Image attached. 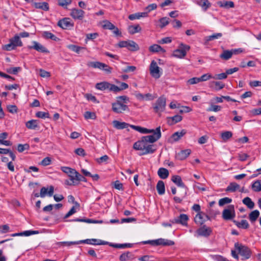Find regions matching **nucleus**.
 Segmentation results:
<instances>
[{
	"mask_svg": "<svg viewBox=\"0 0 261 261\" xmlns=\"http://www.w3.org/2000/svg\"><path fill=\"white\" fill-rule=\"evenodd\" d=\"M84 243L93 245H108L109 244V242L96 239H86L79 241V244Z\"/></svg>",
	"mask_w": 261,
	"mask_h": 261,
	"instance_id": "obj_13",
	"label": "nucleus"
},
{
	"mask_svg": "<svg viewBox=\"0 0 261 261\" xmlns=\"http://www.w3.org/2000/svg\"><path fill=\"white\" fill-rule=\"evenodd\" d=\"M141 31V28L139 24L129 26L128 31L130 34H134L140 32Z\"/></svg>",
	"mask_w": 261,
	"mask_h": 261,
	"instance_id": "obj_40",
	"label": "nucleus"
},
{
	"mask_svg": "<svg viewBox=\"0 0 261 261\" xmlns=\"http://www.w3.org/2000/svg\"><path fill=\"white\" fill-rule=\"evenodd\" d=\"M84 117L86 119H95L96 118V115L93 112H91L89 111H87L84 114Z\"/></svg>",
	"mask_w": 261,
	"mask_h": 261,
	"instance_id": "obj_60",
	"label": "nucleus"
},
{
	"mask_svg": "<svg viewBox=\"0 0 261 261\" xmlns=\"http://www.w3.org/2000/svg\"><path fill=\"white\" fill-rule=\"evenodd\" d=\"M113 124L114 126L118 129H121L127 128L130 125L129 124H128L126 122H120L117 120L113 121Z\"/></svg>",
	"mask_w": 261,
	"mask_h": 261,
	"instance_id": "obj_28",
	"label": "nucleus"
},
{
	"mask_svg": "<svg viewBox=\"0 0 261 261\" xmlns=\"http://www.w3.org/2000/svg\"><path fill=\"white\" fill-rule=\"evenodd\" d=\"M233 222L238 228H240L247 229L249 227V224L247 221L246 220H242L241 222L233 220Z\"/></svg>",
	"mask_w": 261,
	"mask_h": 261,
	"instance_id": "obj_31",
	"label": "nucleus"
},
{
	"mask_svg": "<svg viewBox=\"0 0 261 261\" xmlns=\"http://www.w3.org/2000/svg\"><path fill=\"white\" fill-rule=\"evenodd\" d=\"M191 153V150L190 149L182 150L177 153L176 158L179 160H184L186 159Z\"/></svg>",
	"mask_w": 261,
	"mask_h": 261,
	"instance_id": "obj_20",
	"label": "nucleus"
},
{
	"mask_svg": "<svg viewBox=\"0 0 261 261\" xmlns=\"http://www.w3.org/2000/svg\"><path fill=\"white\" fill-rule=\"evenodd\" d=\"M169 18L167 17H162L161 19H160V20H159V22L160 23V27L162 29V28H164L165 26H166L167 25H168L169 23Z\"/></svg>",
	"mask_w": 261,
	"mask_h": 261,
	"instance_id": "obj_54",
	"label": "nucleus"
},
{
	"mask_svg": "<svg viewBox=\"0 0 261 261\" xmlns=\"http://www.w3.org/2000/svg\"><path fill=\"white\" fill-rule=\"evenodd\" d=\"M159 176L162 179H166L169 175L168 170L165 168H160L158 171Z\"/></svg>",
	"mask_w": 261,
	"mask_h": 261,
	"instance_id": "obj_32",
	"label": "nucleus"
},
{
	"mask_svg": "<svg viewBox=\"0 0 261 261\" xmlns=\"http://www.w3.org/2000/svg\"><path fill=\"white\" fill-rule=\"evenodd\" d=\"M142 244H150L152 246H160L162 245L164 246H172L174 245V242L163 238L158 239L156 240H148L146 241H143L142 242Z\"/></svg>",
	"mask_w": 261,
	"mask_h": 261,
	"instance_id": "obj_3",
	"label": "nucleus"
},
{
	"mask_svg": "<svg viewBox=\"0 0 261 261\" xmlns=\"http://www.w3.org/2000/svg\"><path fill=\"white\" fill-rule=\"evenodd\" d=\"M61 170L68 174L69 177V179H67L65 181V184L68 186H72L75 178V175L78 172L75 169L68 167H62Z\"/></svg>",
	"mask_w": 261,
	"mask_h": 261,
	"instance_id": "obj_4",
	"label": "nucleus"
},
{
	"mask_svg": "<svg viewBox=\"0 0 261 261\" xmlns=\"http://www.w3.org/2000/svg\"><path fill=\"white\" fill-rule=\"evenodd\" d=\"M221 110V107L218 105H211V106L207 109V111L208 112H218Z\"/></svg>",
	"mask_w": 261,
	"mask_h": 261,
	"instance_id": "obj_59",
	"label": "nucleus"
},
{
	"mask_svg": "<svg viewBox=\"0 0 261 261\" xmlns=\"http://www.w3.org/2000/svg\"><path fill=\"white\" fill-rule=\"evenodd\" d=\"M114 86L115 87V89H113V92L115 93H117L120 91L126 89L128 88V84L125 83H121L119 87H118L114 84Z\"/></svg>",
	"mask_w": 261,
	"mask_h": 261,
	"instance_id": "obj_46",
	"label": "nucleus"
},
{
	"mask_svg": "<svg viewBox=\"0 0 261 261\" xmlns=\"http://www.w3.org/2000/svg\"><path fill=\"white\" fill-rule=\"evenodd\" d=\"M151 135L143 136L142 137L145 142H148L151 144L157 141L161 137V127H156L154 132L151 133Z\"/></svg>",
	"mask_w": 261,
	"mask_h": 261,
	"instance_id": "obj_5",
	"label": "nucleus"
},
{
	"mask_svg": "<svg viewBox=\"0 0 261 261\" xmlns=\"http://www.w3.org/2000/svg\"><path fill=\"white\" fill-rule=\"evenodd\" d=\"M147 16V12H138L129 15L128 18L131 20H133L135 19H139L141 17H146Z\"/></svg>",
	"mask_w": 261,
	"mask_h": 261,
	"instance_id": "obj_30",
	"label": "nucleus"
},
{
	"mask_svg": "<svg viewBox=\"0 0 261 261\" xmlns=\"http://www.w3.org/2000/svg\"><path fill=\"white\" fill-rule=\"evenodd\" d=\"M196 233L198 236L207 238L212 234V229L211 228L207 227L205 225H204L196 230Z\"/></svg>",
	"mask_w": 261,
	"mask_h": 261,
	"instance_id": "obj_14",
	"label": "nucleus"
},
{
	"mask_svg": "<svg viewBox=\"0 0 261 261\" xmlns=\"http://www.w3.org/2000/svg\"><path fill=\"white\" fill-rule=\"evenodd\" d=\"M149 50L150 52L157 53L161 51L165 53V50L160 45L158 44H153L149 47Z\"/></svg>",
	"mask_w": 261,
	"mask_h": 261,
	"instance_id": "obj_42",
	"label": "nucleus"
},
{
	"mask_svg": "<svg viewBox=\"0 0 261 261\" xmlns=\"http://www.w3.org/2000/svg\"><path fill=\"white\" fill-rule=\"evenodd\" d=\"M232 201V199L228 197H225L221 198L219 201V205L220 206H223L226 204L230 203Z\"/></svg>",
	"mask_w": 261,
	"mask_h": 261,
	"instance_id": "obj_56",
	"label": "nucleus"
},
{
	"mask_svg": "<svg viewBox=\"0 0 261 261\" xmlns=\"http://www.w3.org/2000/svg\"><path fill=\"white\" fill-rule=\"evenodd\" d=\"M57 25L64 30L71 29L73 27L74 23L70 18L65 17L59 20Z\"/></svg>",
	"mask_w": 261,
	"mask_h": 261,
	"instance_id": "obj_9",
	"label": "nucleus"
},
{
	"mask_svg": "<svg viewBox=\"0 0 261 261\" xmlns=\"http://www.w3.org/2000/svg\"><path fill=\"white\" fill-rule=\"evenodd\" d=\"M180 46L181 48L174 50L173 56L179 58H182L186 56L187 51L190 49V47L189 45L182 43L180 44Z\"/></svg>",
	"mask_w": 261,
	"mask_h": 261,
	"instance_id": "obj_12",
	"label": "nucleus"
},
{
	"mask_svg": "<svg viewBox=\"0 0 261 261\" xmlns=\"http://www.w3.org/2000/svg\"><path fill=\"white\" fill-rule=\"evenodd\" d=\"M197 4L202 8L204 11H206L212 6L208 0H199L197 1Z\"/></svg>",
	"mask_w": 261,
	"mask_h": 261,
	"instance_id": "obj_25",
	"label": "nucleus"
},
{
	"mask_svg": "<svg viewBox=\"0 0 261 261\" xmlns=\"http://www.w3.org/2000/svg\"><path fill=\"white\" fill-rule=\"evenodd\" d=\"M127 48L130 51H135L139 49V45L133 40H128Z\"/></svg>",
	"mask_w": 261,
	"mask_h": 261,
	"instance_id": "obj_34",
	"label": "nucleus"
},
{
	"mask_svg": "<svg viewBox=\"0 0 261 261\" xmlns=\"http://www.w3.org/2000/svg\"><path fill=\"white\" fill-rule=\"evenodd\" d=\"M188 219L189 217L186 214H180L179 216L174 219V222L177 224L187 225Z\"/></svg>",
	"mask_w": 261,
	"mask_h": 261,
	"instance_id": "obj_19",
	"label": "nucleus"
},
{
	"mask_svg": "<svg viewBox=\"0 0 261 261\" xmlns=\"http://www.w3.org/2000/svg\"><path fill=\"white\" fill-rule=\"evenodd\" d=\"M8 137V133L4 132L0 134V144L4 145L5 146H11L12 143L9 140H5Z\"/></svg>",
	"mask_w": 261,
	"mask_h": 261,
	"instance_id": "obj_21",
	"label": "nucleus"
},
{
	"mask_svg": "<svg viewBox=\"0 0 261 261\" xmlns=\"http://www.w3.org/2000/svg\"><path fill=\"white\" fill-rule=\"evenodd\" d=\"M171 180L178 187L185 188V185L182 182L181 178L179 175H173L171 177Z\"/></svg>",
	"mask_w": 261,
	"mask_h": 261,
	"instance_id": "obj_26",
	"label": "nucleus"
},
{
	"mask_svg": "<svg viewBox=\"0 0 261 261\" xmlns=\"http://www.w3.org/2000/svg\"><path fill=\"white\" fill-rule=\"evenodd\" d=\"M210 87L215 91H219L225 87V85L221 82L213 81L210 83Z\"/></svg>",
	"mask_w": 261,
	"mask_h": 261,
	"instance_id": "obj_24",
	"label": "nucleus"
},
{
	"mask_svg": "<svg viewBox=\"0 0 261 261\" xmlns=\"http://www.w3.org/2000/svg\"><path fill=\"white\" fill-rule=\"evenodd\" d=\"M243 203L245 204L249 208L252 209L254 206V203L250 198L247 197L243 199Z\"/></svg>",
	"mask_w": 261,
	"mask_h": 261,
	"instance_id": "obj_47",
	"label": "nucleus"
},
{
	"mask_svg": "<svg viewBox=\"0 0 261 261\" xmlns=\"http://www.w3.org/2000/svg\"><path fill=\"white\" fill-rule=\"evenodd\" d=\"M156 190L159 195H163L165 192L164 182L162 180H159L156 185Z\"/></svg>",
	"mask_w": 261,
	"mask_h": 261,
	"instance_id": "obj_35",
	"label": "nucleus"
},
{
	"mask_svg": "<svg viewBox=\"0 0 261 261\" xmlns=\"http://www.w3.org/2000/svg\"><path fill=\"white\" fill-rule=\"evenodd\" d=\"M186 133L187 131L185 129H182L180 132H176L172 135L171 138L174 142H177Z\"/></svg>",
	"mask_w": 261,
	"mask_h": 261,
	"instance_id": "obj_27",
	"label": "nucleus"
},
{
	"mask_svg": "<svg viewBox=\"0 0 261 261\" xmlns=\"http://www.w3.org/2000/svg\"><path fill=\"white\" fill-rule=\"evenodd\" d=\"M166 107V98L163 96L159 97L154 103L153 109L156 113L163 112Z\"/></svg>",
	"mask_w": 261,
	"mask_h": 261,
	"instance_id": "obj_11",
	"label": "nucleus"
},
{
	"mask_svg": "<svg viewBox=\"0 0 261 261\" xmlns=\"http://www.w3.org/2000/svg\"><path fill=\"white\" fill-rule=\"evenodd\" d=\"M102 28L104 29H107L110 30H113L115 28V26L109 20H106L103 21Z\"/></svg>",
	"mask_w": 261,
	"mask_h": 261,
	"instance_id": "obj_50",
	"label": "nucleus"
},
{
	"mask_svg": "<svg viewBox=\"0 0 261 261\" xmlns=\"http://www.w3.org/2000/svg\"><path fill=\"white\" fill-rule=\"evenodd\" d=\"M252 188L255 192L261 191V181L257 180L253 183Z\"/></svg>",
	"mask_w": 261,
	"mask_h": 261,
	"instance_id": "obj_52",
	"label": "nucleus"
},
{
	"mask_svg": "<svg viewBox=\"0 0 261 261\" xmlns=\"http://www.w3.org/2000/svg\"><path fill=\"white\" fill-rule=\"evenodd\" d=\"M112 109L116 113H122L124 111L128 110V108L126 105L122 103L120 100H117L116 102L112 103Z\"/></svg>",
	"mask_w": 261,
	"mask_h": 261,
	"instance_id": "obj_10",
	"label": "nucleus"
},
{
	"mask_svg": "<svg viewBox=\"0 0 261 261\" xmlns=\"http://www.w3.org/2000/svg\"><path fill=\"white\" fill-rule=\"evenodd\" d=\"M58 246H70L72 245H78L79 241H73V242H59L56 243Z\"/></svg>",
	"mask_w": 261,
	"mask_h": 261,
	"instance_id": "obj_53",
	"label": "nucleus"
},
{
	"mask_svg": "<svg viewBox=\"0 0 261 261\" xmlns=\"http://www.w3.org/2000/svg\"><path fill=\"white\" fill-rule=\"evenodd\" d=\"M169 119H171L172 122H170L169 120L168 123L170 125H173L181 121L182 117L180 115H176L172 117L169 118Z\"/></svg>",
	"mask_w": 261,
	"mask_h": 261,
	"instance_id": "obj_49",
	"label": "nucleus"
},
{
	"mask_svg": "<svg viewBox=\"0 0 261 261\" xmlns=\"http://www.w3.org/2000/svg\"><path fill=\"white\" fill-rule=\"evenodd\" d=\"M219 57L222 60H228L232 57V53H231L230 50H223Z\"/></svg>",
	"mask_w": 261,
	"mask_h": 261,
	"instance_id": "obj_38",
	"label": "nucleus"
},
{
	"mask_svg": "<svg viewBox=\"0 0 261 261\" xmlns=\"http://www.w3.org/2000/svg\"><path fill=\"white\" fill-rule=\"evenodd\" d=\"M259 216V212L258 210H254L249 215V219L251 222H254Z\"/></svg>",
	"mask_w": 261,
	"mask_h": 261,
	"instance_id": "obj_41",
	"label": "nucleus"
},
{
	"mask_svg": "<svg viewBox=\"0 0 261 261\" xmlns=\"http://www.w3.org/2000/svg\"><path fill=\"white\" fill-rule=\"evenodd\" d=\"M240 188V185L236 182H230L229 186L226 188V192H234Z\"/></svg>",
	"mask_w": 261,
	"mask_h": 261,
	"instance_id": "obj_37",
	"label": "nucleus"
},
{
	"mask_svg": "<svg viewBox=\"0 0 261 261\" xmlns=\"http://www.w3.org/2000/svg\"><path fill=\"white\" fill-rule=\"evenodd\" d=\"M71 3V1H67V0H58V5L63 7L65 9L67 8V6L70 5Z\"/></svg>",
	"mask_w": 261,
	"mask_h": 261,
	"instance_id": "obj_55",
	"label": "nucleus"
},
{
	"mask_svg": "<svg viewBox=\"0 0 261 261\" xmlns=\"http://www.w3.org/2000/svg\"><path fill=\"white\" fill-rule=\"evenodd\" d=\"M25 126L30 129H36L39 128L38 121L32 119L25 123Z\"/></svg>",
	"mask_w": 261,
	"mask_h": 261,
	"instance_id": "obj_22",
	"label": "nucleus"
},
{
	"mask_svg": "<svg viewBox=\"0 0 261 261\" xmlns=\"http://www.w3.org/2000/svg\"><path fill=\"white\" fill-rule=\"evenodd\" d=\"M222 36V34L221 33L213 34L212 35L206 36L204 38L205 42H208L212 40L218 39Z\"/></svg>",
	"mask_w": 261,
	"mask_h": 261,
	"instance_id": "obj_44",
	"label": "nucleus"
},
{
	"mask_svg": "<svg viewBox=\"0 0 261 261\" xmlns=\"http://www.w3.org/2000/svg\"><path fill=\"white\" fill-rule=\"evenodd\" d=\"M110 246L116 248H130L133 246L132 244L125 243V244H113L109 243L108 244Z\"/></svg>",
	"mask_w": 261,
	"mask_h": 261,
	"instance_id": "obj_39",
	"label": "nucleus"
},
{
	"mask_svg": "<svg viewBox=\"0 0 261 261\" xmlns=\"http://www.w3.org/2000/svg\"><path fill=\"white\" fill-rule=\"evenodd\" d=\"M30 146L28 144H19L17 146V150L19 152H22L25 150H28Z\"/></svg>",
	"mask_w": 261,
	"mask_h": 261,
	"instance_id": "obj_58",
	"label": "nucleus"
},
{
	"mask_svg": "<svg viewBox=\"0 0 261 261\" xmlns=\"http://www.w3.org/2000/svg\"><path fill=\"white\" fill-rule=\"evenodd\" d=\"M51 161L49 157H46L43 159L40 163V165L43 166H46L51 164Z\"/></svg>",
	"mask_w": 261,
	"mask_h": 261,
	"instance_id": "obj_63",
	"label": "nucleus"
},
{
	"mask_svg": "<svg viewBox=\"0 0 261 261\" xmlns=\"http://www.w3.org/2000/svg\"><path fill=\"white\" fill-rule=\"evenodd\" d=\"M16 47L15 46H14V44H13L11 42H10L9 43L5 45L3 48L4 50H7V51H10L13 49H15Z\"/></svg>",
	"mask_w": 261,
	"mask_h": 261,
	"instance_id": "obj_61",
	"label": "nucleus"
},
{
	"mask_svg": "<svg viewBox=\"0 0 261 261\" xmlns=\"http://www.w3.org/2000/svg\"><path fill=\"white\" fill-rule=\"evenodd\" d=\"M42 36L45 39H50L54 41H58L59 40L54 34L48 31L43 32Z\"/></svg>",
	"mask_w": 261,
	"mask_h": 261,
	"instance_id": "obj_43",
	"label": "nucleus"
},
{
	"mask_svg": "<svg viewBox=\"0 0 261 261\" xmlns=\"http://www.w3.org/2000/svg\"><path fill=\"white\" fill-rule=\"evenodd\" d=\"M200 82L206 81L211 79H213V76L210 73H206L203 74L200 77Z\"/></svg>",
	"mask_w": 261,
	"mask_h": 261,
	"instance_id": "obj_64",
	"label": "nucleus"
},
{
	"mask_svg": "<svg viewBox=\"0 0 261 261\" xmlns=\"http://www.w3.org/2000/svg\"><path fill=\"white\" fill-rule=\"evenodd\" d=\"M235 211L233 205H228L227 208L224 209L222 212V218L225 220H232L235 217Z\"/></svg>",
	"mask_w": 261,
	"mask_h": 261,
	"instance_id": "obj_8",
	"label": "nucleus"
},
{
	"mask_svg": "<svg viewBox=\"0 0 261 261\" xmlns=\"http://www.w3.org/2000/svg\"><path fill=\"white\" fill-rule=\"evenodd\" d=\"M132 256V253L129 251H127L122 253L119 256V259L120 261H127L131 258Z\"/></svg>",
	"mask_w": 261,
	"mask_h": 261,
	"instance_id": "obj_51",
	"label": "nucleus"
},
{
	"mask_svg": "<svg viewBox=\"0 0 261 261\" xmlns=\"http://www.w3.org/2000/svg\"><path fill=\"white\" fill-rule=\"evenodd\" d=\"M75 179L74 181L72 186H76L79 184V182L81 181L84 182H87V179L82 175L80 174L79 172L76 174L75 175Z\"/></svg>",
	"mask_w": 261,
	"mask_h": 261,
	"instance_id": "obj_45",
	"label": "nucleus"
},
{
	"mask_svg": "<svg viewBox=\"0 0 261 261\" xmlns=\"http://www.w3.org/2000/svg\"><path fill=\"white\" fill-rule=\"evenodd\" d=\"M33 46H28L29 49H34L36 50L41 53H49V51L46 48V47L37 41H33Z\"/></svg>",
	"mask_w": 261,
	"mask_h": 261,
	"instance_id": "obj_18",
	"label": "nucleus"
},
{
	"mask_svg": "<svg viewBox=\"0 0 261 261\" xmlns=\"http://www.w3.org/2000/svg\"><path fill=\"white\" fill-rule=\"evenodd\" d=\"M87 66L89 67L93 68H98L105 71L107 73H111L112 72V68L109 65L98 62H89L87 63Z\"/></svg>",
	"mask_w": 261,
	"mask_h": 261,
	"instance_id": "obj_6",
	"label": "nucleus"
},
{
	"mask_svg": "<svg viewBox=\"0 0 261 261\" xmlns=\"http://www.w3.org/2000/svg\"><path fill=\"white\" fill-rule=\"evenodd\" d=\"M36 116L38 118L44 119L45 118H49V114L48 112H44L41 111L37 112L36 113Z\"/></svg>",
	"mask_w": 261,
	"mask_h": 261,
	"instance_id": "obj_57",
	"label": "nucleus"
},
{
	"mask_svg": "<svg viewBox=\"0 0 261 261\" xmlns=\"http://www.w3.org/2000/svg\"><path fill=\"white\" fill-rule=\"evenodd\" d=\"M70 15L75 20H82L84 17L85 12L81 9L74 8L71 10Z\"/></svg>",
	"mask_w": 261,
	"mask_h": 261,
	"instance_id": "obj_17",
	"label": "nucleus"
},
{
	"mask_svg": "<svg viewBox=\"0 0 261 261\" xmlns=\"http://www.w3.org/2000/svg\"><path fill=\"white\" fill-rule=\"evenodd\" d=\"M149 71L151 76L155 79H159L162 74V69L158 66L154 60H152L150 63Z\"/></svg>",
	"mask_w": 261,
	"mask_h": 261,
	"instance_id": "obj_7",
	"label": "nucleus"
},
{
	"mask_svg": "<svg viewBox=\"0 0 261 261\" xmlns=\"http://www.w3.org/2000/svg\"><path fill=\"white\" fill-rule=\"evenodd\" d=\"M232 136V133L230 131H225L221 134V137L224 142L227 141Z\"/></svg>",
	"mask_w": 261,
	"mask_h": 261,
	"instance_id": "obj_48",
	"label": "nucleus"
},
{
	"mask_svg": "<svg viewBox=\"0 0 261 261\" xmlns=\"http://www.w3.org/2000/svg\"><path fill=\"white\" fill-rule=\"evenodd\" d=\"M234 248L236 250H231V255L234 258L239 259L238 254L242 256V260H246L251 257L252 251L247 246L237 242L234 244Z\"/></svg>",
	"mask_w": 261,
	"mask_h": 261,
	"instance_id": "obj_1",
	"label": "nucleus"
},
{
	"mask_svg": "<svg viewBox=\"0 0 261 261\" xmlns=\"http://www.w3.org/2000/svg\"><path fill=\"white\" fill-rule=\"evenodd\" d=\"M9 41L13 43V44H14V46H15L16 47H17V46H22L23 45L22 42L21 41L19 36L18 35H16L14 36V37L10 39Z\"/></svg>",
	"mask_w": 261,
	"mask_h": 261,
	"instance_id": "obj_36",
	"label": "nucleus"
},
{
	"mask_svg": "<svg viewBox=\"0 0 261 261\" xmlns=\"http://www.w3.org/2000/svg\"><path fill=\"white\" fill-rule=\"evenodd\" d=\"M210 217L204 213L203 212H201L198 213L194 218L195 222L199 224L200 225H202L206 220H210Z\"/></svg>",
	"mask_w": 261,
	"mask_h": 261,
	"instance_id": "obj_16",
	"label": "nucleus"
},
{
	"mask_svg": "<svg viewBox=\"0 0 261 261\" xmlns=\"http://www.w3.org/2000/svg\"><path fill=\"white\" fill-rule=\"evenodd\" d=\"M227 77L226 72L216 74L213 76V79L215 80H223L226 79Z\"/></svg>",
	"mask_w": 261,
	"mask_h": 261,
	"instance_id": "obj_62",
	"label": "nucleus"
},
{
	"mask_svg": "<svg viewBox=\"0 0 261 261\" xmlns=\"http://www.w3.org/2000/svg\"><path fill=\"white\" fill-rule=\"evenodd\" d=\"M136 97L139 100H149L153 99V97L151 94L147 93L146 94H142L141 93L136 92L135 94Z\"/></svg>",
	"mask_w": 261,
	"mask_h": 261,
	"instance_id": "obj_23",
	"label": "nucleus"
},
{
	"mask_svg": "<svg viewBox=\"0 0 261 261\" xmlns=\"http://www.w3.org/2000/svg\"><path fill=\"white\" fill-rule=\"evenodd\" d=\"M217 4L220 7L225 8H233L234 6L233 2L232 1H219L217 2Z\"/></svg>",
	"mask_w": 261,
	"mask_h": 261,
	"instance_id": "obj_33",
	"label": "nucleus"
},
{
	"mask_svg": "<svg viewBox=\"0 0 261 261\" xmlns=\"http://www.w3.org/2000/svg\"><path fill=\"white\" fill-rule=\"evenodd\" d=\"M34 7L36 9H40L44 11H47L49 10V5L46 2L37 3L35 2L33 4Z\"/></svg>",
	"mask_w": 261,
	"mask_h": 261,
	"instance_id": "obj_29",
	"label": "nucleus"
},
{
	"mask_svg": "<svg viewBox=\"0 0 261 261\" xmlns=\"http://www.w3.org/2000/svg\"><path fill=\"white\" fill-rule=\"evenodd\" d=\"M95 88L99 90L104 91L108 89L110 91L113 92L115 87L114 84H110L108 82H102L97 83L95 85Z\"/></svg>",
	"mask_w": 261,
	"mask_h": 261,
	"instance_id": "obj_15",
	"label": "nucleus"
},
{
	"mask_svg": "<svg viewBox=\"0 0 261 261\" xmlns=\"http://www.w3.org/2000/svg\"><path fill=\"white\" fill-rule=\"evenodd\" d=\"M133 148L136 150L141 151L140 155L153 153L156 150L155 145L145 142L142 138L140 140L134 144Z\"/></svg>",
	"mask_w": 261,
	"mask_h": 261,
	"instance_id": "obj_2",
	"label": "nucleus"
}]
</instances>
